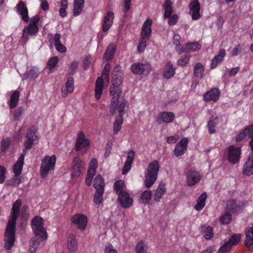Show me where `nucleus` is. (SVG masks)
I'll list each match as a JSON object with an SVG mask.
<instances>
[{
	"instance_id": "f257e3e1",
	"label": "nucleus",
	"mask_w": 253,
	"mask_h": 253,
	"mask_svg": "<svg viewBox=\"0 0 253 253\" xmlns=\"http://www.w3.org/2000/svg\"><path fill=\"white\" fill-rule=\"evenodd\" d=\"M127 101L126 99H122L120 103H115L113 105L112 103L110 104V113L112 116H114L117 110H118L119 115L115 120L113 125V132L115 134H118L121 130L123 124V116L125 114V108L126 105Z\"/></svg>"
},
{
	"instance_id": "f03ea898",
	"label": "nucleus",
	"mask_w": 253,
	"mask_h": 253,
	"mask_svg": "<svg viewBox=\"0 0 253 253\" xmlns=\"http://www.w3.org/2000/svg\"><path fill=\"white\" fill-rule=\"evenodd\" d=\"M32 231L36 237L40 239V241L43 242L47 239V233L44 227V222L43 218L40 216H35L31 220Z\"/></svg>"
},
{
	"instance_id": "7ed1b4c3",
	"label": "nucleus",
	"mask_w": 253,
	"mask_h": 253,
	"mask_svg": "<svg viewBox=\"0 0 253 253\" xmlns=\"http://www.w3.org/2000/svg\"><path fill=\"white\" fill-rule=\"evenodd\" d=\"M112 78V85L110 87V94L112 96L111 103L114 105L115 103H120L122 99H125L120 97L122 89L120 86L123 83L122 78L121 76L114 75Z\"/></svg>"
},
{
	"instance_id": "20e7f679",
	"label": "nucleus",
	"mask_w": 253,
	"mask_h": 253,
	"mask_svg": "<svg viewBox=\"0 0 253 253\" xmlns=\"http://www.w3.org/2000/svg\"><path fill=\"white\" fill-rule=\"evenodd\" d=\"M56 162V157L53 155L51 156H45L42 161L40 168L41 175L45 177L50 170L54 169Z\"/></svg>"
},
{
	"instance_id": "39448f33",
	"label": "nucleus",
	"mask_w": 253,
	"mask_h": 253,
	"mask_svg": "<svg viewBox=\"0 0 253 253\" xmlns=\"http://www.w3.org/2000/svg\"><path fill=\"white\" fill-rule=\"evenodd\" d=\"M16 225L7 223L4 233V245L6 250H10L15 241Z\"/></svg>"
},
{
	"instance_id": "423d86ee",
	"label": "nucleus",
	"mask_w": 253,
	"mask_h": 253,
	"mask_svg": "<svg viewBox=\"0 0 253 253\" xmlns=\"http://www.w3.org/2000/svg\"><path fill=\"white\" fill-rule=\"evenodd\" d=\"M158 172V161H154L149 165L148 172L145 176V185L147 188L151 187L157 179Z\"/></svg>"
},
{
	"instance_id": "0eeeda50",
	"label": "nucleus",
	"mask_w": 253,
	"mask_h": 253,
	"mask_svg": "<svg viewBox=\"0 0 253 253\" xmlns=\"http://www.w3.org/2000/svg\"><path fill=\"white\" fill-rule=\"evenodd\" d=\"M172 3L170 0H166L165 2L163 7L165 9L164 18H169L168 23L169 25H175L178 19V16L174 14L171 15L172 12Z\"/></svg>"
},
{
	"instance_id": "6e6552de",
	"label": "nucleus",
	"mask_w": 253,
	"mask_h": 253,
	"mask_svg": "<svg viewBox=\"0 0 253 253\" xmlns=\"http://www.w3.org/2000/svg\"><path fill=\"white\" fill-rule=\"evenodd\" d=\"M131 71L134 75L146 76L151 71V67L149 64L136 62L131 65Z\"/></svg>"
},
{
	"instance_id": "1a4fd4ad",
	"label": "nucleus",
	"mask_w": 253,
	"mask_h": 253,
	"mask_svg": "<svg viewBox=\"0 0 253 253\" xmlns=\"http://www.w3.org/2000/svg\"><path fill=\"white\" fill-rule=\"evenodd\" d=\"M90 145V141L86 138L85 135L83 131H80L76 140L75 150L76 151H83L86 152L87 147Z\"/></svg>"
},
{
	"instance_id": "9d476101",
	"label": "nucleus",
	"mask_w": 253,
	"mask_h": 253,
	"mask_svg": "<svg viewBox=\"0 0 253 253\" xmlns=\"http://www.w3.org/2000/svg\"><path fill=\"white\" fill-rule=\"evenodd\" d=\"M71 223L77 226L78 228L84 230L87 224V218L83 214L76 213L71 218Z\"/></svg>"
},
{
	"instance_id": "9b49d317",
	"label": "nucleus",
	"mask_w": 253,
	"mask_h": 253,
	"mask_svg": "<svg viewBox=\"0 0 253 253\" xmlns=\"http://www.w3.org/2000/svg\"><path fill=\"white\" fill-rule=\"evenodd\" d=\"M36 131L35 127L32 126L28 129L26 132L25 136L26 140L24 144V150L26 151L31 149L34 144V141L37 138V136L36 135Z\"/></svg>"
},
{
	"instance_id": "f8f14e48",
	"label": "nucleus",
	"mask_w": 253,
	"mask_h": 253,
	"mask_svg": "<svg viewBox=\"0 0 253 253\" xmlns=\"http://www.w3.org/2000/svg\"><path fill=\"white\" fill-rule=\"evenodd\" d=\"M22 201L20 199H17L13 203L7 223L16 224V220L20 213V209Z\"/></svg>"
},
{
	"instance_id": "ddd939ff",
	"label": "nucleus",
	"mask_w": 253,
	"mask_h": 253,
	"mask_svg": "<svg viewBox=\"0 0 253 253\" xmlns=\"http://www.w3.org/2000/svg\"><path fill=\"white\" fill-rule=\"evenodd\" d=\"M249 145L252 150L249 158L243 166V173L247 176H250L253 174V140L250 141Z\"/></svg>"
},
{
	"instance_id": "4468645a",
	"label": "nucleus",
	"mask_w": 253,
	"mask_h": 253,
	"mask_svg": "<svg viewBox=\"0 0 253 253\" xmlns=\"http://www.w3.org/2000/svg\"><path fill=\"white\" fill-rule=\"evenodd\" d=\"M228 152L229 162L236 164L239 162L241 155V149L239 147L231 145L229 147Z\"/></svg>"
},
{
	"instance_id": "2eb2a0df",
	"label": "nucleus",
	"mask_w": 253,
	"mask_h": 253,
	"mask_svg": "<svg viewBox=\"0 0 253 253\" xmlns=\"http://www.w3.org/2000/svg\"><path fill=\"white\" fill-rule=\"evenodd\" d=\"M83 161L78 157H75L72 164L71 174L73 177H77L80 175Z\"/></svg>"
},
{
	"instance_id": "dca6fc26",
	"label": "nucleus",
	"mask_w": 253,
	"mask_h": 253,
	"mask_svg": "<svg viewBox=\"0 0 253 253\" xmlns=\"http://www.w3.org/2000/svg\"><path fill=\"white\" fill-rule=\"evenodd\" d=\"M17 12L21 16L22 19L25 22L29 21L28 9L25 3L20 0L16 6Z\"/></svg>"
},
{
	"instance_id": "f3484780",
	"label": "nucleus",
	"mask_w": 253,
	"mask_h": 253,
	"mask_svg": "<svg viewBox=\"0 0 253 253\" xmlns=\"http://www.w3.org/2000/svg\"><path fill=\"white\" fill-rule=\"evenodd\" d=\"M118 200L121 206L124 208H129L133 203V199L130 197L129 194L123 192L118 195Z\"/></svg>"
},
{
	"instance_id": "a211bd4d",
	"label": "nucleus",
	"mask_w": 253,
	"mask_h": 253,
	"mask_svg": "<svg viewBox=\"0 0 253 253\" xmlns=\"http://www.w3.org/2000/svg\"><path fill=\"white\" fill-rule=\"evenodd\" d=\"M201 179V176L199 172L190 170L188 171L187 177V184L192 186L197 184Z\"/></svg>"
},
{
	"instance_id": "6ab92c4d",
	"label": "nucleus",
	"mask_w": 253,
	"mask_h": 253,
	"mask_svg": "<svg viewBox=\"0 0 253 253\" xmlns=\"http://www.w3.org/2000/svg\"><path fill=\"white\" fill-rule=\"evenodd\" d=\"M152 20L151 19H147L143 23L141 31V36L143 39H149L152 32L151 26Z\"/></svg>"
},
{
	"instance_id": "aec40b11",
	"label": "nucleus",
	"mask_w": 253,
	"mask_h": 253,
	"mask_svg": "<svg viewBox=\"0 0 253 253\" xmlns=\"http://www.w3.org/2000/svg\"><path fill=\"white\" fill-rule=\"evenodd\" d=\"M188 139L186 137H183L180 141L176 145L174 149V155L176 157L183 155L187 150V146Z\"/></svg>"
},
{
	"instance_id": "412c9836",
	"label": "nucleus",
	"mask_w": 253,
	"mask_h": 253,
	"mask_svg": "<svg viewBox=\"0 0 253 253\" xmlns=\"http://www.w3.org/2000/svg\"><path fill=\"white\" fill-rule=\"evenodd\" d=\"M114 13L113 11H108L104 16L102 23V31L107 32L111 27L113 23Z\"/></svg>"
},
{
	"instance_id": "4be33fe9",
	"label": "nucleus",
	"mask_w": 253,
	"mask_h": 253,
	"mask_svg": "<svg viewBox=\"0 0 253 253\" xmlns=\"http://www.w3.org/2000/svg\"><path fill=\"white\" fill-rule=\"evenodd\" d=\"M25 154L26 150H23L22 154L20 155L17 161L13 166V171L16 176H19L22 173Z\"/></svg>"
},
{
	"instance_id": "5701e85b",
	"label": "nucleus",
	"mask_w": 253,
	"mask_h": 253,
	"mask_svg": "<svg viewBox=\"0 0 253 253\" xmlns=\"http://www.w3.org/2000/svg\"><path fill=\"white\" fill-rule=\"evenodd\" d=\"M200 4L198 0H193L190 3L189 8L192 12V18L193 20H197L200 18Z\"/></svg>"
},
{
	"instance_id": "b1692460",
	"label": "nucleus",
	"mask_w": 253,
	"mask_h": 253,
	"mask_svg": "<svg viewBox=\"0 0 253 253\" xmlns=\"http://www.w3.org/2000/svg\"><path fill=\"white\" fill-rule=\"evenodd\" d=\"M134 156L135 152L134 151V150H129L127 154L126 160L125 162V165L123 169V174H126L131 169L132 163L134 160Z\"/></svg>"
},
{
	"instance_id": "393cba45",
	"label": "nucleus",
	"mask_w": 253,
	"mask_h": 253,
	"mask_svg": "<svg viewBox=\"0 0 253 253\" xmlns=\"http://www.w3.org/2000/svg\"><path fill=\"white\" fill-rule=\"evenodd\" d=\"M220 92L217 88H214L207 92L204 95L205 101H212L216 102L219 98Z\"/></svg>"
},
{
	"instance_id": "a878e982",
	"label": "nucleus",
	"mask_w": 253,
	"mask_h": 253,
	"mask_svg": "<svg viewBox=\"0 0 253 253\" xmlns=\"http://www.w3.org/2000/svg\"><path fill=\"white\" fill-rule=\"evenodd\" d=\"M67 249L69 253H75L78 249V244L76 237L70 234L67 238Z\"/></svg>"
},
{
	"instance_id": "bb28decb",
	"label": "nucleus",
	"mask_w": 253,
	"mask_h": 253,
	"mask_svg": "<svg viewBox=\"0 0 253 253\" xmlns=\"http://www.w3.org/2000/svg\"><path fill=\"white\" fill-rule=\"evenodd\" d=\"M246 135H248L251 139L250 141L253 140V126H249L246 127L236 137V141L239 142L243 140Z\"/></svg>"
},
{
	"instance_id": "cd10ccee",
	"label": "nucleus",
	"mask_w": 253,
	"mask_h": 253,
	"mask_svg": "<svg viewBox=\"0 0 253 253\" xmlns=\"http://www.w3.org/2000/svg\"><path fill=\"white\" fill-rule=\"evenodd\" d=\"M104 89V79L102 77L97 78L95 86V97L97 100L100 98Z\"/></svg>"
},
{
	"instance_id": "c85d7f7f",
	"label": "nucleus",
	"mask_w": 253,
	"mask_h": 253,
	"mask_svg": "<svg viewBox=\"0 0 253 253\" xmlns=\"http://www.w3.org/2000/svg\"><path fill=\"white\" fill-rule=\"evenodd\" d=\"M116 50V46L113 43L109 44L107 47L104 54V59L107 62H110L112 60L114 57Z\"/></svg>"
},
{
	"instance_id": "c756f323",
	"label": "nucleus",
	"mask_w": 253,
	"mask_h": 253,
	"mask_svg": "<svg viewBox=\"0 0 253 253\" xmlns=\"http://www.w3.org/2000/svg\"><path fill=\"white\" fill-rule=\"evenodd\" d=\"M30 23L28 25L25 26V28L37 34L39 31L38 23L40 21V17L38 15L32 17L29 19Z\"/></svg>"
},
{
	"instance_id": "7c9ffc66",
	"label": "nucleus",
	"mask_w": 253,
	"mask_h": 253,
	"mask_svg": "<svg viewBox=\"0 0 253 253\" xmlns=\"http://www.w3.org/2000/svg\"><path fill=\"white\" fill-rule=\"evenodd\" d=\"M226 52L224 49H221L218 55H216L211 60V68L214 69L215 68L218 64L220 63L225 56Z\"/></svg>"
},
{
	"instance_id": "2f4dec72",
	"label": "nucleus",
	"mask_w": 253,
	"mask_h": 253,
	"mask_svg": "<svg viewBox=\"0 0 253 253\" xmlns=\"http://www.w3.org/2000/svg\"><path fill=\"white\" fill-rule=\"evenodd\" d=\"M226 52L224 49H221L218 55H216L211 60V68L214 69L215 68L218 64L220 63L225 56Z\"/></svg>"
},
{
	"instance_id": "473e14b6",
	"label": "nucleus",
	"mask_w": 253,
	"mask_h": 253,
	"mask_svg": "<svg viewBox=\"0 0 253 253\" xmlns=\"http://www.w3.org/2000/svg\"><path fill=\"white\" fill-rule=\"evenodd\" d=\"M74 80L73 77L68 78L66 83V89H62V95L63 97L67 96V93H72L74 90Z\"/></svg>"
},
{
	"instance_id": "72a5a7b5",
	"label": "nucleus",
	"mask_w": 253,
	"mask_h": 253,
	"mask_svg": "<svg viewBox=\"0 0 253 253\" xmlns=\"http://www.w3.org/2000/svg\"><path fill=\"white\" fill-rule=\"evenodd\" d=\"M36 34H35L34 32H33L24 27L23 30L22 35L20 40V43L23 46V47H25L27 42H28L29 40L28 36H33Z\"/></svg>"
},
{
	"instance_id": "f704fd0d",
	"label": "nucleus",
	"mask_w": 253,
	"mask_h": 253,
	"mask_svg": "<svg viewBox=\"0 0 253 253\" xmlns=\"http://www.w3.org/2000/svg\"><path fill=\"white\" fill-rule=\"evenodd\" d=\"M20 93L18 90L13 92L10 97V100L8 103L9 108L11 109L15 108L18 104L19 100Z\"/></svg>"
},
{
	"instance_id": "c9c22d12",
	"label": "nucleus",
	"mask_w": 253,
	"mask_h": 253,
	"mask_svg": "<svg viewBox=\"0 0 253 253\" xmlns=\"http://www.w3.org/2000/svg\"><path fill=\"white\" fill-rule=\"evenodd\" d=\"M84 3V0H74L73 8L74 16H77L82 13Z\"/></svg>"
},
{
	"instance_id": "e433bc0d",
	"label": "nucleus",
	"mask_w": 253,
	"mask_h": 253,
	"mask_svg": "<svg viewBox=\"0 0 253 253\" xmlns=\"http://www.w3.org/2000/svg\"><path fill=\"white\" fill-rule=\"evenodd\" d=\"M105 181L104 178L100 174H97L94 179L93 186L96 190H104Z\"/></svg>"
},
{
	"instance_id": "4c0bfd02",
	"label": "nucleus",
	"mask_w": 253,
	"mask_h": 253,
	"mask_svg": "<svg viewBox=\"0 0 253 253\" xmlns=\"http://www.w3.org/2000/svg\"><path fill=\"white\" fill-rule=\"evenodd\" d=\"M175 69L173 68L170 61H169L165 66L164 72V77L167 79H169L175 74Z\"/></svg>"
},
{
	"instance_id": "58836bf2",
	"label": "nucleus",
	"mask_w": 253,
	"mask_h": 253,
	"mask_svg": "<svg viewBox=\"0 0 253 253\" xmlns=\"http://www.w3.org/2000/svg\"><path fill=\"white\" fill-rule=\"evenodd\" d=\"M246 240L245 241L246 246L250 247L253 244V227L246 228L245 231Z\"/></svg>"
},
{
	"instance_id": "ea45409f",
	"label": "nucleus",
	"mask_w": 253,
	"mask_h": 253,
	"mask_svg": "<svg viewBox=\"0 0 253 253\" xmlns=\"http://www.w3.org/2000/svg\"><path fill=\"white\" fill-rule=\"evenodd\" d=\"M207 195L206 192L203 193L198 198L197 202L195 206V209L197 211L201 210L205 206Z\"/></svg>"
},
{
	"instance_id": "a19ab883",
	"label": "nucleus",
	"mask_w": 253,
	"mask_h": 253,
	"mask_svg": "<svg viewBox=\"0 0 253 253\" xmlns=\"http://www.w3.org/2000/svg\"><path fill=\"white\" fill-rule=\"evenodd\" d=\"M125 187V183L122 180H118L114 183V189L118 195L120 194V193L126 192L124 190Z\"/></svg>"
},
{
	"instance_id": "79ce46f5",
	"label": "nucleus",
	"mask_w": 253,
	"mask_h": 253,
	"mask_svg": "<svg viewBox=\"0 0 253 253\" xmlns=\"http://www.w3.org/2000/svg\"><path fill=\"white\" fill-rule=\"evenodd\" d=\"M39 240H40V239L36 237V238H33L30 240L29 251L31 253H35L37 251L40 245Z\"/></svg>"
},
{
	"instance_id": "37998d69",
	"label": "nucleus",
	"mask_w": 253,
	"mask_h": 253,
	"mask_svg": "<svg viewBox=\"0 0 253 253\" xmlns=\"http://www.w3.org/2000/svg\"><path fill=\"white\" fill-rule=\"evenodd\" d=\"M104 193V190H97L95 191L94 195L93 197V201L97 204L99 205L101 204L103 201V195Z\"/></svg>"
},
{
	"instance_id": "c03bdc74",
	"label": "nucleus",
	"mask_w": 253,
	"mask_h": 253,
	"mask_svg": "<svg viewBox=\"0 0 253 253\" xmlns=\"http://www.w3.org/2000/svg\"><path fill=\"white\" fill-rule=\"evenodd\" d=\"M24 76L26 79L35 80L38 78V74L37 70L35 68L31 67L24 73Z\"/></svg>"
},
{
	"instance_id": "a18cd8bd",
	"label": "nucleus",
	"mask_w": 253,
	"mask_h": 253,
	"mask_svg": "<svg viewBox=\"0 0 253 253\" xmlns=\"http://www.w3.org/2000/svg\"><path fill=\"white\" fill-rule=\"evenodd\" d=\"M204 68L201 63H197L194 67V75L196 77L202 78L203 76Z\"/></svg>"
},
{
	"instance_id": "49530a36",
	"label": "nucleus",
	"mask_w": 253,
	"mask_h": 253,
	"mask_svg": "<svg viewBox=\"0 0 253 253\" xmlns=\"http://www.w3.org/2000/svg\"><path fill=\"white\" fill-rule=\"evenodd\" d=\"M174 117L175 115L172 112H163L159 118H161L164 122L169 123L173 120Z\"/></svg>"
},
{
	"instance_id": "de8ad7c7",
	"label": "nucleus",
	"mask_w": 253,
	"mask_h": 253,
	"mask_svg": "<svg viewBox=\"0 0 253 253\" xmlns=\"http://www.w3.org/2000/svg\"><path fill=\"white\" fill-rule=\"evenodd\" d=\"M22 182L21 178L15 175L10 179L6 180L5 184L7 186H15Z\"/></svg>"
},
{
	"instance_id": "09e8293b",
	"label": "nucleus",
	"mask_w": 253,
	"mask_h": 253,
	"mask_svg": "<svg viewBox=\"0 0 253 253\" xmlns=\"http://www.w3.org/2000/svg\"><path fill=\"white\" fill-rule=\"evenodd\" d=\"M238 208L236 201L233 200L228 201L226 204V211L229 212H235Z\"/></svg>"
},
{
	"instance_id": "8fccbe9b",
	"label": "nucleus",
	"mask_w": 253,
	"mask_h": 253,
	"mask_svg": "<svg viewBox=\"0 0 253 253\" xmlns=\"http://www.w3.org/2000/svg\"><path fill=\"white\" fill-rule=\"evenodd\" d=\"M11 143V139L6 137L2 140L0 146V151L2 153H5L9 148Z\"/></svg>"
},
{
	"instance_id": "3c124183",
	"label": "nucleus",
	"mask_w": 253,
	"mask_h": 253,
	"mask_svg": "<svg viewBox=\"0 0 253 253\" xmlns=\"http://www.w3.org/2000/svg\"><path fill=\"white\" fill-rule=\"evenodd\" d=\"M151 196L152 192L150 190H148L143 192L140 195V198L142 200V203L145 204L148 203L151 198Z\"/></svg>"
},
{
	"instance_id": "603ef678",
	"label": "nucleus",
	"mask_w": 253,
	"mask_h": 253,
	"mask_svg": "<svg viewBox=\"0 0 253 253\" xmlns=\"http://www.w3.org/2000/svg\"><path fill=\"white\" fill-rule=\"evenodd\" d=\"M136 253H148L147 247L142 241H139L135 247Z\"/></svg>"
},
{
	"instance_id": "864d4df0",
	"label": "nucleus",
	"mask_w": 253,
	"mask_h": 253,
	"mask_svg": "<svg viewBox=\"0 0 253 253\" xmlns=\"http://www.w3.org/2000/svg\"><path fill=\"white\" fill-rule=\"evenodd\" d=\"M232 219L231 214L230 212L226 211L224 214L221 215L219 218L220 221L224 224H228L230 223Z\"/></svg>"
},
{
	"instance_id": "5fc2aeb1",
	"label": "nucleus",
	"mask_w": 253,
	"mask_h": 253,
	"mask_svg": "<svg viewBox=\"0 0 253 253\" xmlns=\"http://www.w3.org/2000/svg\"><path fill=\"white\" fill-rule=\"evenodd\" d=\"M58 62V57L57 56H54L49 59L47 63V66L49 68L50 71L56 67Z\"/></svg>"
},
{
	"instance_id": "6e6d98bb",
	"label": "nucleus",
	"mask_w": 253,
	"mask_h": 253,
	"mask_svg": "<svg viewBox=\"0 0 253 253\" xmlns=\"http://www.w3.org/2000/svg\"><path fill=\"white\" fill-rule=\"evenodd\" d=\"M24 112V109L22 107L18 108L13 112V119L16 121H20L22 118V114Z\"/></svg>"
},
{
	"instance_id": "4d7b16f0",
	"label": "nucleus",
	"mask_w": 253,
	"mask_h": 253,
	"mask_svg": "<svg viewBox=\"0 0 253 253\" xmlns=\"http://www.w3.org/2000/svg\"><path fill=\"white\" fill-rule=\"evenodd\" d=\"M205 230L203 232L204 237L207 240H210L213 237V229L211 226L205 227Z\"/></svg>"
},
{
	"instance_id": "13d9d810",
	"label": "nucleus",
	"mask_w": 253,
	"mask_h": 253,
	"mask_svg": "<svg viewBox=\"0 0 253 253\" xmlns=\"http://www.w3.org/2000/svg\"><path fill=\"white\" fill-rule=\"evenodd\" d=\"M240 241V237L238 235H234L231 237V238L227 241L232 247V246L237 245Z\"/></svg>"
},
{
	"instance_id": "bf43d9fd",
	"label": "nucleus",
	"mask_w": 253,
	"mask_h": 253,
	"mask_svg": "<svg viewBox=\"0 0 253 253\" xmlns=\"http://www.w3.org/2000/svg\"><path fill=\"white\" fill-rule=\"evenodd\" d=\"M231 249V247L228 243L225 242L218 250V253H226Z\"/></svg>"
},
{
	"instance_id": "052dcab7",
	"label": "nucleus",
	"mask_w": 253,
	"mask_h": 253,
	"mask_svg": "<svg viewBox=\"0 0 253 253\" xmlns=\"http://www.w3.org/2000/svg\"><path fill=\"white\" fill-rule=\"evenodd\" d=\"M111 69V66L109 63H107L103 69L102 72V76H103L104 80L107 81L109 80V73Z\"/></svg>"
},
{
	"instance_id": "680f3d73",
	"label": "nucleus",
	"mask_w": 253,
	"mask_h": 253,
	"mask_svg": "<svg viewBox=\"0 0 253 253\" xmlns=\"http://www.w3.org/2000/svg\"><path fill=\"white\" fill-rule=\"evenodd\" d=\"M6 172V169L3 166L0 165V184H2L4 182Z\"/></svg>"
},
{
	"instance_id": "e2e57ef3",
	"label": "nucleus",
	"mask_w": 253,
	"mask_h": 253,
	"mask_svg": "<svg viewBox=\"0 0 253 253\" xmlns=\"http://www.w3.org/2000/svg\"><path fill=\"white\" fill-rule=\"evenodd\" d=\"M188 50L195 51L201 48V45L198 42H189L186 44Z\"/></svg>"
},
{
	"instance_id": "0e129e2a",
	"label": "nucleus",
	"mask_w": 253,
	"mask_h": 253,
	"mask_svg": "<svg viewBox=\"0 0 253 253\" xmlns=\"http://www.w3.org/2000/svg\"><path fill=\"white\" fill-rule=\"evenodd\" d=\"M189 59L190 56L187 54H185L178 60V64L181 66H184L189 62Z\"/></svg>"
},
{
	"instance_id": "69168bd1",
	"label": "nucleus",
	"mask_w": 253,
	"mask_h": 253,
	"mask_svg": "<svg viewBox=\"0 0 253 253\" xmlns=\"http://www.w3.org/2000/svg\"><path fill=\"white\" fill-rule=\"evenodd\" d=\"M147 39H143L141 38V40L139 42L137 46V50L139 52H142L144 51L146 46V40Z\"/></svg>"
},
{
	"instance_id": "338daca9",
	"label": "nucleus",
	"mask_w": 253,
	"mask_h": 253,
	"mask_svg": "<svg viewBox=\"0 0 253 253\" xmlns=\"http://www.w3.org/2000/svg\"><path fill=\"white\" fill-rule=\"evenodd\" d=\"M92 58L91 56H87L83 60V68L84 69L86 70L89 67L90 64L91 62Z\"/></svg>"
},
{
	"instance_id": "774afa93",
	"label": "nucleus",
	"mask_w": 253,
	"mask_h": 253,
	"mask_svg": "<svg viewBox=\"0 0 253 253\" xmlns=\"http://www.w3.org/2000/svg\"><path fill=\"white\" fill-rule=\"evenodd\" d=\"M216 124L214 123L213 119H211L208 125V129L211 133H213L215 132V129L214 127L215 126Z\"/></svg>"
}]
</instances>
